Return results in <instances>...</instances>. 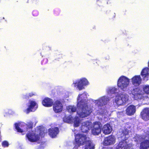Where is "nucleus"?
Returning a JSON list of instances; mask_svg holds the SVG:
<instances>
[{
    "mask_svg": "<svg viewBox=\"0 0 149 149\" xmlns=\"http://www.w3.org/2000/svg\"><path fill=\"white\" fill-rule=\"evenodd\" d=\"M74 136L76 146H79L86 144L85 149H94L91 141L88 139L89 138L86 135L78 133L74 135Z\"/></svg>",
    "mask_w": 149,
    "mask_h": 149,
    "instance_id": "obj_1",
    "label": "nucleus"
},
{
    "mask_svg": "<svg viewBox=\"0 0 149 149\" xmlns=\"http://www.w3.org/2000/svg\"><path fill=\"white\" fill-rule=\"evenodd\" d=\"M79 110L77 113L79 116L82 118L89 116L93 111L92 109L89 107L84 100H81L77 104Z\"/></svg>",
    "mask_w": 149,
    "mask_h": 149,
    "instance_id": "obj_2",
    "label": "nucleus"
},
{
    "mask_svg": "<svg viewBox=\"0 0 149 149\" xmlns=\"http://www.w3.org/2000/svg\"><path fill=\"white\" fill-rule=\"evenodd\" d=\"M129 79L127 77L122 76L118 79L117 81L118 87L123 91L125 90L129 84Z\"/></svg>",
    "mask_w": 149,
    "mask_h": 149,
    "instance_id": "obj_3",
    "label": "nucleus"
},
{
    "mask_svg": "<svg viewBox=\"0 0 149 149\" xmlns=\"http://www.w3.org/2000/svg\"><path fill=\"white\" fill-rule=\"evenodd\" d=\"M102 126V123L100 121H96L93 123L91 130L92 134L94 135H98L101 133Z\"/></svg>",
    "mask_w": 149,
    "mask_h": 149,
    "instance_id": "obj_4",
    "label": "nucleus"
},
{
    "mask_svg": "<svg viewBox=\"0 0 149 149\" xmlns=\"http://www.w3.org/2000/svg\"><path fill=\"white\" fill-rule=\"evenodd\" d=\"M128 138V137H126L121 140L116 147V149H129L130 144L127 141Z\"/></svg>",
    "mask_w": 149,
    "mask_h": 149,
    "instance_id": "obj_5",
    "label": "nucleus"
},
{
    "mask_svg": "<svg viewBox=\"0 0 149 149\" xmlns=\"http://www.w3.org/2000/svg\"><path fill=\"white\" fill-rule=\"evenodd\" d=\"M38 107L37 103L35 101L30 100L29 102L28 108L24 111V112L27 114H29L30 112L35 111Z\"/></svg>",
    "mask_w": 149,
    "mask_h": 149,
    "instance_id": "obj_6",
    "label": "nucleus"
},
{
    "mask_svg": "<svg viewBox=\"0 0 149 149\" xmlns=\"http://www.w3.org/2000/svg\"><path fill=\"white\" fill-rule=\"evenodd\" d=\"M74 87L77 86L79 89L81 90L84 88V86L88 84V82L87 80L85 78L81 79L76 82L74 83Z\"/></svg>",
    "mask_w": 149,
    "mask_h": 149,
    "instance_id": "obj_7",
    "label": "nucleus"
},
{
    "mask_svg": "<svg viewBox=\"0 0 149 149\" xmlns=\"http://www.w3.org/2000/svg\"><path fill=\"white\" fill-rule=\"evenodd\" d=\"M26 137L29 141L32 142H37L40 139V137L38 134L31 132L27 133L26 134Z\"/></svg>",
    "mask_w": 149,
    "mask_h": 149,
    "instance_id": "obj_8",
    "label": "nucleus"
},
{
    "mask_svg": "<svg viewBox=\"0 0 149 149\" xmlns=\"http://www.w3.org/2000/svg\"><path fill=\"white\" fill-rule=\"evenodd\" d=\"M53 105V110L56 113H59L62 111L63 106L60 101H56Z\"/></svg>",
    "mask_w": 149,
    "mask_h": 149,
    "instance_id": "obj_9",
    "label": "nucleus"
},
{
    "mask_svg": "<svg viewBox=\"0 0 149 149\" xmlns=\"http://www.w3.org/2000/svg\"><path fill=\"white\" fill-rule=\"evenodd\" d=\"M134 98L136 100L141 99L142 96V91L138 87L133 89L131 91Z\"/></svg>",
    "mask_w": 149,
    "mask_h": 149,
    "instance_id": "obj_10",
    "label": "nucleus"
},
{
    "mask_svg": "<svg viewBox=\"0 0 149 149\" xmlns=\"http://www.w3.org/2000/svg\"><path fill=\"white\" fill-rule=\"evenodd\" d=\"M115 141L114 136L111 135L105 138L103 144L105 146L111 145L114 144Z\"/></svg>",
    "mask_w": 149,
    "mask_h": 149,
    "instance_id": "obj_11",
    "label": "nucleus"
},
{
    "mask_svg": "<svg viewBox=\"0 0 149 149\" xmlns=\"http://www.w3.org/2000/svg\"><path fill=\"white\" fill-rule=\"evenodd\" d=\"M91 123L88 121H86L83 122L80 127V130L81 132L83 133H87L89 130V127Z\"/></svg>",
    "mask_w": 149,
    "mask_h": 149,
    "instance_id": "obj_12",
    "label": "nucleus"
},
{
    "mask_svg": "<svg viewBox=\"0 0 149 149\" xmlns=\"http://www.w3.org/2000/svg\"><path fill=\"white\" fill-rule=\"evenodd\" d=\"M147 134L146 137L148 139H146L141 142L140 143L139 149H147L149 148V136Z\"/></svg>",
    "mask_w": 149,
    "mask_h": 149,
    "instance_id": "obj_13",
    "label": "nucleus"
},
{
    "mask_svg": "<svg viewBox=\"0 0 149 149\" xmlns=\"http://www.w3.org/2000/svg\"><path fill=\"white\" fill-rule=\"evenodd\" d=\"M49 134L52 138L55 137L59 132L58 127H54L48 129Z\"/></svg>",
    "mask_w": 149,
    "mask_h": 149,
    "instance_id": "obj_14",
    "label": "nucleus"
},
{
    "mask_svg": "<svg viewBox=\"0 0 149 149\" xmlns=\"http://www.w3.org/2000/svg\"><path fill=\"white\" fill-rule=\"evenodd\" d=\"M42 105L46 107H52L53 104V100L49 97L45 98L42 101Z\"/></svg>",
    "mask_w": 149,
    "mask_h": 149,
    "instance_id": "obj_15",
    "label": "nucleus"
},
{
    "mask_svg": "<svg viewBox=\"0 0 149 149\" xmlns=\"http://www.w3.org/2000/svg\"><path fill=\"white\" fill-rule=\"evenodd\" d=\"M132 82L135 86H139L141 83V79L140 75H136L131 79Z\"/></svg>",
    "mask_w": 149,
    "mask_h": 149,
    "instance_id": "obj_16",
    "label": "nucleus"
},
{
    "mask_svg": "<svg viewBox=\"0 0 149 149\" xmlns=\"http://www.w3.org/2000/svg\"><path fill=\"white\" fill-rule=\"evenodd\" d=\"M142 118L145 120H149V108H146L143 109L141 113Z\"/></svg>",
    "mask_w": 149,
    "mask_h": 149,
    "instance_id": "obj_17",
    "label": "nucleus"
},
{
    "mask_svg": "<svg viewBox=\"0 0 149 149\" xmlns=\"http://www.w3.org/2000/svg\"><path fill=\"white\" fill-rule=\"evenodd\" d=\"M102 130L103 133L105 134H110L112 130V128L110 124L107 123L104 125L103 127H102Z\"/></svg>",
    "mask_w": 149,
    "mask_h": 149,
    "instance_id": "obj_18",
    "label": "nucleus"
},
{
    "mask_svg": "<svg viewBox=\"0 0 149 149\" xmlns=\"http://www.w3.org/2000/svg\"><path fill=\"white\" fill-rule=\"evenodd\" d=\"M126 112L127 115L132 116L136 112V107L135 106L131 105L128 106L126 110Z\"/></svg>",
    "mask_w": 149,
    "mask_h": 149,
    "instance_id": "obj_19",
    "label": "nucleus"
},
{
    "mask_svg": "<svg viewBox=\"0 0 149 149\" xmlns=\"http://www.w3.org/2000/svg\"><path fill=\"white\" fill-rule=\"evenodd\" d=\"M128 100V96L127 95H123L121 97V99L120 100L118 99L115 100V102L116 104L118 106L121 105L122 104V101L126 102Z\"/></svg>",
    "mask_w": 149,
    "mask_h": 149,
    "instance_id": "obj_20",
    "label": "nucleus"
},
{
    "mask_svg": "<svg viewBox=\"0 0 149 149\" xmlns=\"http://www.w3.org/2000/svg\"><path fill=\"white\" fill-rule=\"evenodd\" d=\"M107 101V100H106L104 97H102L96 101V104L97 105L98 107L102 106L106 104Z\"/></svg>",
    "mask_w": 149,
    "mask_h": 149,
    "instance_id": "obj_21",
    "label": "nucleus"
},
{
    "mask_svg": "<svg viewBox=\"0 0 149 149\" xmlns=\"http://www.w3.org/2000/svg\"><path fill=\"white\" fill-rule=\"evenodd\" d=\"M149 72V68L147 67L145 68L142 70L141 72V75L143 78H145L148 75Z\"/></svg>",
    "mask_w": 149,
    "mask_h": 149,
    "instance_id": "obj_22",
    "label": "nucleus"
},
{
    "mask_svg": "<svg viewBox=\"0 0 149 149\" xmlns=\"http://www.w3.org/2000/svg\"><path fill=\"white\" fill-rule=\"evenodd\" d=\"M72 123H74V126L75 127H78L80 123V119L78 116L73 117Z\"/></svg>",
    "mask_w": 149,
    "mask_h": 149,
    "instance_id": "obj_23",
    "label": "nucleus"
},
{
    "mask_svg": "<svg viewBox=\"0 0 149 149\" xmlns=\"http://www.w3.org/2000/svg\"><path fill=\"white\" fill-rule=\"evenodd\" d=\"M63 120L65 122L68 123H72V122L73 117L70 116H65L63 118Z\"/></svg>",
    "mask_w": 149,
    "mask_h": 149,
    "instance_id": "obj_24",
    "label": "nucleus"
},
{
    "mask_svg": "<svg viewBox=\"0 0 149 149\" xmlns=\"http://www.w3.org/2000/svg\"><path fill=\"white\" fill-rule=\"evenodd\" d=\"M66 109L67 111L70 113L75 112L77 110V108L74 106L69 105L67 107Z\"/></svg>",
    "mask_w": 149,
    "mask_h": 149,
    "instance_id": "obj_25",
    "label": "nucleus"
},
{
    "mask_svg": "<svg viewBox=\"0 0 149 149\" xmlns=\"http://www.w3.org/2000/svg\"><path fill=\"white\" fill-rule=\"evenodd\" d=\"M143 90L145 93L147 94H149V85H143Z\"/></svg>",
    "mask_w": 149,
    "mask_h": 149,
    "instance_id": "obj_26",
    "label": "nucleus"
},
{
    "mask_svg": "<svg viewBox=\"0 0 149 149\" xmlns=\"http://www.w3.org/2000/svg\"><path fill=\"white\" fill-rule=\"evenodd\" d=\"M33 123L31 122H30L28 123L26 125V131H28L29 130H32L33 127Z\"/></svg>",
    "mask_w": 149,
    "mask_h": 149,
    "instance_id": "obj_27",
    "label": "nucleus"
},
{
    "mask_svg": "<svg viewBox=\"0 0 149 149\" xmlns=\"http://www.w3.org/2000/svg\"><path fill=\"white\" fill-rule=\"evenodd\" d=\"M15 128L17 130L18 132L22 133L23 132V130L19 127V124L18 123H15Z\"/></svg>",
    "mask_w": 149,
    "mask_h": 149,
    "instance_id": "obj_28",
    "label": "nucleus"
},
{
    "mask_svg": "<svg viewBox=\"0 0 149 149\" xmlns=\"http://www.w3.org/2000/svg\"><path fill=\"white\" fill-rule=\"evenodd\" d=\"M36 95L35 93H29L28 94H26L24 96V98L25 99H28L29 97H31L32 96H34Z\"/></svg>",
    "mask_w": 149,
    "mask_h": 149,
    "instance_id": "obj_29",
    "label": "nucleus"
},
{
    "mask_svg": "<svg viewBox=\"0 0 149 149\" xmlns=\"http://www.w3.org/2000/svg\"><path fill=\"white\" fill-rule=\"evenodd\" d=\"M2 145L4 147H8L9 146V144L7 141H5L2 142Z\"/></svg>",
    "mask_w": 149,
    "mask_h": 149,
    "instance_id": "obj_30",
    "label": "nucleus"
},
{
    "mask_svg": "<svg viewBox=\"0 0 149 149\" xmlns=\"http://www.w3.org/2000/svg\"><path fill=\"white\" fill-rule=\"evenodd\" d=\"M122 133L123 134V136H125L124 138L126 137H128V132L127 130H123Z\"/></svg>",
    "mask_w": 149,
    "mask_h": 149,
    "instance_id": "obj_31",
    "label": "nucleus"
},
{
    "mask_svg": "<svg viewBox=\"0 0 149 149\" xmlns=\"http://www.w3.org/2000/svg\"><path fill=\"white\" fill-rule=\"evenodd\" d=\"M32 13L33 15L34 16H37L38 14V11L35 10L33 11Z\"/></svg>",
    "mask_w": 149,
    "mask_h": 149,
    "instance_id": "obj_32",
    "label": "nucleus"
},
{
    "mask_svg": "<svg viewBox=\"0 0 149 149\" xmlns=\"http://www.w3.org/2000/svg\"><path fill=\"white\" fill-rule=\"evenodd\" d=\"M31 1L32 3H35L36 4H37L38 2V0H31Z\"/></svg>",
    "mask_w": 149,
    "mask_h": 149,
    "instance_id": "obj_33",
    "label": "nucleus"
},
{
    "mask_svg": "<svg viewBox=\"0 0 149 149\" xmlns=\"http://www.w3.org/2000/svg\"><path fill=\"white\" fill-rule=\"evenodd\" d=\"M102 149H112V148L109 147H104Z\"/></svg>",
    "mask_w": 149,
    "mask_h": 149,
    "instance_id": "obj_34",
    "label": "nucleus"
},
{
    "mask_svg": "<svg viewBox=\"0 0 149 149\" xmlns=\"http://www.w3.org/2000/svg\"><path fill=\"white\" fill-rule=\"evenodd\" d=\"M100 0H98L97 1V5L100 6H101V5H100V3H101L100 2Z\"/></svg>",
    "mask_w": 149,
    "mask_h": 149,
    "instance_id": "obj_35",
    "label": "nucleus"
},
{
    "mask_svg": "<svg viewBox=\"0 0 149 149\" xmlns=\"http://www.w3.org/2000/svg\"><path fill=\"white\" fill-rule=\"evenodd\" d=\"M81 95L82 94H79L78 96L79 97H80Z\"/></svg>",
    "mask_w": 149,
    "mask_h": 149,
    "instance_id": "obj_36",
    "label": "nucleus"
},
{
    "mask_svg": "<svg viewBox=\"0 0 149 149\" xmlns=\"http://www.w3.org/2000/svg\"><path fill=\"white\" fill-rule=\"evenodd\" d=\"M93 29H95V26L94 27H93Z\"/></svg>",
    "mask_w": 149,
    "mask_h": 149,
    "instance_id": "obj_37",
    "label": "nucleus"
}]
</instances>
